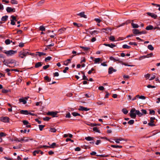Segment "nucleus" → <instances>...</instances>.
Segmentation results:
<instances>
[{
    "label": "nucleus",
    "instance_id": "1",
    "mask_svg": "<svg viewBox=\"0 0 160 160\" xmlns=\"http://www.w3.org/2000/svg\"><path fill=\"white\" fill-rule=\"evenodd\" d=\"M141 111L142 112H140L138 110H136L135 108H133L130 111V116L131 118L134 119L136 118L137 115L140 117L147 114V112L146 110L142 109Z\"/></svg>",
    "mask_w": 160,
    "mask_h": 160
},
{
    "label": "nucleus",
    "instance_id": "2",
    "mask_svg": "<svg viewBox=\"0 0 160 160\" xmlns=\"http://www.w3.org/2000/svg\"><path fill=\"white\" fill-rule=\"evenodd\" d=\"M17 52V51H16L13 50L4 51H3V52L8 57L12 56L16 53Z\"/></svg>",
    "mask_w": 160,
    "mask_h": 160
},
{
    "label": "nucleus",
    "instance_id": "3",
    "mask_svg": "<svg viewBox=\"0 0 160 160\" xmlns=\"http://www.w3.org/2000/svg\"><path fill=\"white\" fill-rule=\"evenodd\" d=\"M4 64L9 67H12L8 65L9 64L13 63H15V60L13 59H10L7 60H4L3 61Z\"/></svg>",
    "mask_w": 160,
    "mask_h": 160
},
{
    "label": "nucleus",
    "instance_id": "4",
    "mask_svg": "<svg viewBox=\"0 0 160 160\" xmlns=\"http://www.w3.org/2000/svg\"><path fill=\"white\" fill-rule=\"evenodd\" d=\"M29 53L26 51H23L20 52H19V56L21 58H23L24 57L27 56L28 54H29Z\"/></svg>",
    "mask_w": 160,
    "mask_h": 160
},
{
    "label": "nucleus",
    "instance_id": "5",
    "mask_svg": "<svg viewBox=\"0 0 160 160\" xmlns=\"http://www.w3.org/2000/svg\"><path fill=\"white\" fill-rule=\"evenodd\" d=\"M155 119L154 117H151L150 118V122L148 123V125L151 127L155 126V124L153 123Z\"/></svg>",
    "mask_w": 160,
    "mask_h": 160
},
{
    "label": "nucleus",
    "instance_id": "6",
    "mask_svg": "<svg viewBox=\"0 0 160 160\" xmlns=\"http://www.w3.org/2000/svg\"><path fill=\"white\" fill-rule=\"evenodd\" d=\"M10 118L7 117H2L1 118L0 120L5 123L9 122Z\"/></svg>",
    "mask_w": 160,
    "mask_h": 160
},
{
    "label": "nucleus",
    "instance_id": "7",
    "mask_svg": "<svg viewBox=\"0 0 160 160\" xmlns=\"http://www.w3.org/2000/svg\"><path fill=\"white\" fill-rule=\"evenodd\" d=\"M58 112H48L47 113V115L52 116L53 117H57L56 115L57 114Z\"/></svg>",
    "mask_w": 160,
    "mask_h": 160
},
{
    "label": "nucleus",
    "instance_id": "8",
    "mask_svg": "<svg viewBox=\"0 0 160 160\" xmlns=\"http://www.w3.org/2000/svg\"><path fill=\"white\" fill-rule=\"evenodd\" d=\"M146 14L149 16H151V17L153 18L154 19H156L157 17V15L153 13L148 12L146 13Z\"/></svg>",
    "mask_w": 160,
    "mask_h": 160
},
{
    "label": "nucleus",
    "instance_id": "9",
    "mask_svg": "<svg viewBox=\"0 0 160 160\" xmlns=\"http://www.w3.org/2000/svg\"><path fill=\"white\" fill-rule=\"evenodd\" d=\"M117 70L114 69L112 67H110L108 68V72L109 74H111L113 72H116Z\"/></svg>",
    "mask_w": 160,
    "mask_h": 160
},
{
    "label": "nucleus",
    "instance_id": "10",
    "mask_svg": "<svg viewBox=\"0 0 160 160\" xmlns=\"http://www.w3.org/2000/svg\"><path fill=\"white\" fill-rule=\"evenodd\" d=\"M89 110V109L87 108L84 107L82 106H80L79 110L82 111H88Z\"/></svg>",
    "mask_w": 160,
    "mask_h": 160
},
{
    "label": "nucleus",
    "instance_id": "11",
    "mask_svg": "<svg viewBox=\"0 0 160 160\" xmlns=\"http://www.w3.org/2000/svg\"><path fill=\"white\" fill-rule=\"evenodd\" d=\"M103 45L109 47L111 48H113L116 46L115 45L112 43H111V44L104 43Z\"/></svg>",
    "mask_w": 160,
    "mask_h": 160
},
{
    "label": "nucleus",
    "instance_id": "12",
    "mask_svg": "<svg viewBox=\"0 0 160 160\" xmlns=\"http://www.w3.org/2000/svg\"><path fill=\"white\" fill-rule=\"evenodd\" d=\"M110 59L111 60L113 61L114 62H116V61H118L119 62H121V61L119 58H115L112 56L110 57Z\"/></svg>",
    "mask_w": 160,
    "mask_h": 160
},
{
    "label": "nucleus",
    "instance_id": "13",
    "mask_svg": "<svg viewBox=\"0 0 160 160\" xmlns=\"http://www.w3.org/2000/svg\"><path fill=\"white\" fill-rule=\"evenodd\" d=\"M20 113L21 114L24 115H28L29 114V112L27 110H21L20 111Z\"/></svg>",
    "mask_w": 160,
    "mask_h": 160
},
{
    "label": "nucleus",
    "instance_id": "14",
    "mask_svg": "<svg viewBox=\"0 0 160 160\" xmlns=\"http://www.w3.org/2000/svg\"><path fill=\"white\" fill-rule=\"evenodd\" d=\"M78 15L80 16V17L82 18H86V15L84 14V12H82L79 13L78 14Z\"/></svg>",
    "mask_w": 160,
    "mask_h": 160
},
{
    "label": "nucleus",
    "instance_id": "15",
    "mask_svg": "<svg viewBox=\"0 0 160 160\" xmlns=\"http://www.w3.org/2000/svg\"><path fill=\"white\" fill-rule=\"evenodd\" d=\"M89 32L91 35H93L98 34L99 33V31L97 30H94L93 31H90Z\"/></svg>",
    "mask_w": 160,
    "mask_h": 160
},
{
    "label": "nucleus",
    "instance_id": "16",
    "mask_svg": "<svg viewBox=\"0 0 160 160\" xmlns=\"http://www.w3.org/2000/svg\"><path fill=\"white\" fill-rule=\"evenodd\" d=\"M42 62H38L36 63L35 65V67L36 68H38L42 65Z\"/></svg>",
    "mask_w": 160,
    "mask_h": 160
},
{
    "label": "nucleus",
    "instance_id": "17",
    "mask_svg": "<svg viewBox=\"0 0 160 160\" xmlns=\"http://www.w3.org/2000/svg\"><path fill=\"white\" fill-rule=\"evenodd\" d=\"M134 34H140V32L139 31V30L134 29L132 30Z\"/></svg>",
    "mask_w": 160,
    "mask_h": 160
},
{
    "label": "nucleus",
    "instance_id": "18",
    "mask_svg": "<svg viewBox=\"0 0 160 160\" xmlns=\"http://www.w3.org/2000/svg\"><path fill=\"white\" fill-rule=\"evenodd\" d=\"M124 139L122 138H120L118 139H114V140L115 141V142H116L117 143H120V141L124 140Z\"/></svg>",
    "mask_w": 160,
    "mask_h": 160
},
{
    "label": "nucleus",
    "instance_id": "19",
    "mask_svg": "<svg viewBox=\"0 0 160 160\" xmlns=\"http://www.w3.org/2000/svg\"><path fill=\"white\" fill-rule=\"evenodd\" d=\"M71 60V59H69L65 61L64 62V64L66 66L68 65V63H69L70 62Z\"/></svg>",
    "mask_w": 160,
    "mask_h": 160
},
{
    "label": "nucleus",
    "instance_id": "20",
    "mask_svg": "<svg viewBox=\"0 0 160 160\" xmlns=\"http://www.w3.org/2000/svg\"><path fill=\"white\" fill-rule=\"evenodd\" d=\"M14 9L9 7H8L6 8L7 12H14Z\"/></svg>",
    "mask_w": 160,
    "mask_h": 160
},
{
    "label": "nucleus",
    "instance_id": "21",
    "mask_svg": "<svg viewBox=\"0 0 160 160\" xmlns=\"http://www.w3.org/2000/svg\"><path fill=\"white\" fill-rule=\"evenodd\" d=\"M94 138L93 137H90V136H88V137H86L85 138V139L88 141H90L92 140H93Z\"/></svg>",
    "mask_w": 160,
    "mask_h": 160
},
{
    "label": "nucleus",
    "instance_id": "22",
    "mask_svg": "<svg viewBox=\"0 0 160 160\" xmlns=\"http://www.w3.org/2000/svg\"><path fill=\"white\" fill-rule=\"evenodd\" d=\"M102 31L103 32H105L107 33H109V31H111V29L109 28H103L102 29Z\"/></svg>",
    "mask_w": 160,
    "mask_h": 160
},
{
    "label": "nucleus",
    "instance_id": "23",
    "mask_svg": "<svg viewBox=\"0 0 160 160\" xmlns=\"http://www.w3.org/2000/svg\"><path fill=\"white\" fill-rule=\"evenodd\" d=\"M153 29V27L152 25H148L146 27V29L147 30H151Z\"/></svg>",
    "mask_w": 160,
    "mask_h": 160
},
{
    "label": "nucleus",
    "instance_id": "24",
    "mask_svg": "<svg viewBox=\"0 0 160 160\" xmlns=\"http://www.w3.org/2000/svg\"><path fill=\"white\" fill-rule=\"evenodd\" d=\"M92 130L94 131H95L96 132H98L99 133H100V131L99 130L98 128L97 127H93V128Z\"/></svg>",
    "mask_w": 160,
    "mask_h": 160
},
{
    "label": "nucleus",
    "instance_id": "25",
    "mask_svg": "<svg viewBox=\"0 0 160 160\" xmlns=\"http://www.w3.org/2000/svg\"><path fill=\"white\" fill-rule=\"evenodd\" d=\"M66 28H62L61 29H59L58 30V32H59L60 34L62 33H63L64 31L66 30Z\"/></svg>",
    "mask_w": 160,
    "mask_h": 160
},
{
    "label": "nucleus",
    "instance_id": "26",
    "mask_svg": "<svg viewBox=\"0 0 160 160\" xmlns=\"http://www.w3.org/2000/svg\"><path fill=\"white\" fill-rule=\"evenodd\" d=\"M80 48L83 49V50L85 51H87L88 50L90 49V48L89 47L80 46Z\"/></svg>",
    "mask_w": 160,
    "mask_h": 160
},
{
    "label": "nucleus",
    "instance_id": "27",
    "mask_svg": "<svg viewBox=\"0 0 160 160\" xmlns=\"http://www.w3.org/2000/svg\"><path fill=\"white\" fill-rule=\"evenodd\" d=\"M8 16L7 15H6L5 16H3L1 18V20L3 21H6L8 18Z\"/></svg>",
    "mask_w": 160,
    "mask_h": 160
},
{
    "label": "nucleus",
    "instance_id": "28",
    "mask_svg": "<svg viewBox=\"0 0 160 160\" xmlns=\"http://www.w3.org/2000/svg\"><path fill=\"white\" fill-rule=\"evenodd\" d=\"M12 41L10 40L9 39H7L5 41V42L6 45H8L11 42H12Z\"/></svg>",
    "mask_w": 160,
    "mask_h": 160
},
{
    "label": "nucleus",
    "instance_id": "29",
    "mask_svg": "<svg viewBox=\"0 0 160 160\" xmlns=\"http://www.w3.org/2000/svg\"><path fill=\"white\" fill-rule=\"evenodd\" d=\"M19 101L20 102H22L24 104H26L27 103L26 101L23 98H20L19 99Z\"/></svg>",
    "mask_w": 160,
    "mask_h": 160
},
{
    "label": "nucleus",
    "instance_id": "30",
    "mask_svg": "<svg viewBox=\"0 0 160 160\" xmlns=\"http://www.w3.org/2000/svg\"><path fill=\"white\" fill-rule=\"evenodd\" d=\"M132 26L133 28H137L139 27V26L138 25V24H135L134 23H131Z\"/></svg>",
    "mask_w": 160,
    "mask_h": 160
},
{
    "label": "nucleus",
    "instance_id": "31",
    "mask_svg": "<svg viewBox=\"0 0 160 160\" xmlns=\"http://www.w3.org/2000/svg\"><path fill=\"white\" fill-rule=\"evenodd\" d=\"M148 48L150 50H151V51H152L154 50V48L152 46V45H149L148 46Z\"/></svg>",
    "mask_w": 160,
    "mask_h": 160
},
{
    "label": "nucleus",
    "instance_id": "32",
    "mask_svg": "<svg viewBox=\"0 0 160 160\" xmlns=\"http://www.w3.org/2000/svg\"><path fill=\"white\" fill-rule=\"evenodd\" d=\"M136 97H137V98H138L139 99H145L146 98L145 96H140L138 95H137Z\"/></svg>",
    "mask_w": 160,
    "mask_h": 160
},
{
    "label": "nucleus",
    "instance_id": "33",
    "mask_svg": "<svg viewBox=\"0 0 160 160\" xmlns=\"http://www.w3.org/2000/svg\"><path fill=\"white\" fill-rule=\"evenodd\" d=\"M37 53L38 54V55L39 57H41L42 56L45 55H46V53L43 52H37Z\"/></svg>",
    "mask_w": 160,
    "mask_h": 160
},
{
    "label": "nucleus",
    "instance_id": "34",
    "mask_svg": "<svg viewBox=\"0 0 160 160\" xmlns=\"http://www.w3.org/2000/svg\"><path fill=\"white\" fill-rule=\"evenodd\" d=\"M72 114L73 115V116L76 117L77 116H81V115L80 114L76 112H74L72 113Z\"/></svg>",
    "mask_w": 160,
    "mask_h": 160
},
{
    "label": "nucleus",
    "instance_id": "35",
    "mask_svg": "<svg viewBox=\"0 0 160 160\" xmlns=\"http://www.w3.org/2000/svg\"><path fill=\"white\" fill-rule=\"evenodd\" d=\"M101 59L100 58H95L94 60V63H98L101 61Z\"/></svg>",
    "mask_w": 160,
    "mask_h": 160
},
{
    "label": "nucleus",
    "instance_id": "36",
    "mask_svg": "<svg viewBox=\"0 0 160 160\" xmlns=\"http://www.w3.org/2000/svg\"><path fill=\"white\" fill-rule=\"evenodd\" d=\"M111 147H112L113 148H121L122 147V146H121L115 145H111Z\"/></svg>",
    "mask_w": 160,
    "mask_h": 160
},
{
    "label": "nucleus",
    "instance_id": "37",
    "mask_svg": "<svg viewBox=\"0 0 160 160\" xmlns=\"http://www.w3.org/2000/svg\"><path fill=\"white\" fill-rule=\"evenodd\" d=\"M24 141L25 142H27L29 141V140H32V139H30L29 138H27L26 137H24Z\"/></svg>",
    "mask_w": 160,
    "mask_h": 160
},
{
    "label": "nucleus",
    "instance_id": "38",
    "mask_svg": "<svg viewBox=\"0 0 160 160\" xmlns=\"http://www.w3.org/2000/svg\"><path fill=\"white\" fill-rule=\"evenodd\" d=\"M40 151H41V150H37L34 151L33 152V155L34 156L36 155V154L39 153Z\"/></svg>",
    "mask_w": 160,
    "mask_h": 160
},
{
    "label": "nucleus",
    "instance_id": "39",
    "mask_svg": "<svg viewBox=\"0 0 160 160\" xmlns=\"http://www.w3.org/2000/svg\"><path fill=\"white\" fill-rule=\"evenodd\" d=\"M122 48H123L129 49L131 48V47L127 44H124L122 46Z\"/></svg>",
    "mask_w": 160,
    "mask_h": 160
},
{
    "label": "nucleus",
    "instance_id": "40",
    "mask_svg": "<svg viewBox=\"0 0 160 160\" xmlns=\"http://www.w3.org/2000/svg\"><path fill=\"white\" fill-rule=\"evenodd\" d=\"M122 112L125 114L128 113V111L126 108H123L122 110Z\"/></svg>",
    "mask_w": 160,
    "mask_h": 160
},
{
    "label": "nucleus",
    "instance_id": "41",
    "mask_svg": "<svg viewBox=\"0 0 160 160\" xmlns=\"http://www.w3.org/2000/svg\"><path fill=\"white\" fill-rule=\"evenodd\" d=\"M97 156H100L101 157L104 158V157H109V155H97Z\"/></svg>",
    "mask_w": 160,
    "mask_h": 160
},
{
    "label": "nucleus",
    "instance_id": "42",
    "mask_svg": "<svg viewBox=\"0 0 160 160\" xmlns=\"http://www.w3.org/2000/svg\"><path fill=\"white\" fill-rule=\"evenodd\" d=\"M44 79L45 80L49 82L51 81V78H50L48 76H46L44 77Z\"/></svg>",
    "mask_w": 160,
    "mask_h": 160
},
{
    "label": "nucleus",
    "instance_id": "43",
    "mask_svg": "<svg viewBox=\"0 0 160 160\" xmlns=\"http://www.w3.org/2000/svg\"><path fill=\"white\" fill-rule=\"evenodd\" d=\"M39 30L41 31H45V27L43 26H41L39 27Z\"/></svg>",
    "mask_w": 160,
    "mask_h": 160
},
{
    "label": "nucleus",
    "instance_id": "44",
    "mask_svg": "<svg viewBox=\"0 0 160 160\" xmlns=\"http://www.w3.org/2000/svg\"><path fill=\"white\" fill-rule=\"evenodd\" d=\"M109 40L112 41H115V38L113 36H111L109 37Z\"/></svg>",
    "mask_w": 160,
    "mask_h": 160
},
{
    "label": "nucleus",
    "instance_id": "45",
    "mask_svg": "<svg viewBox=\"0 0 160 160\" xmlns=\"http://www.w3.org/2000/svg\"><path fill=\"white\" fill-rule=\"evenodd\" d=\"M52 58V57L50 56H48L47 58H46L45 59V61L46 62H47L48 61L50 60Z\"/></svg>",
    "mask_w": 160,
    "mask_h": 160
},
{
    "label": "nucleus",
    "instance_id": "46",
    "mask_svg": "<svg viewBox=\"0 0 160 160\" xmlns=\"http://www.w3.org/2000/svg\"><path fill=\"white\" fill-rule=\"evenodd\" d=\"M39 128L40 131H42L43 129V128L45 127V125H39Z\"/></svg>",
    "mask_w": 160,
    "mask_h": 160
},
{
    "label": "nucleus",
    "instance_id": "47",
    "mask_svg": "<svg viewBox=\"0 0 160 160\" xmlns=\"http://www.w3.org/2000/svg\"><path fill=\"white\" fill-rule=\"evenodd\" d=\"M73 24L74 26H76L78 27H80L82 26L81 24L80 23L78 24L76 22H73Z\"/></svg>",
    "mask_w": 160,
    "mask_h": 160
},
{
    "label": "nucleus",
    "instance_id": "48",
    "mask_svg": "<svg viewBox=\"0 0 160 160\" xmlns=\"http://www.w3.org/2000/svg\"><path fill=\"white\" fill-rule=\"evenodd\" d=\"M134 120H131L129 121L128 122V123L130 125H132L134 123Z\"/></svg>",
    "mask_w": 160,
    "mask_h": 160
},
{
    "label": "nucleus",
    "instance_id": "49",
    "mask_svg": "<svg viewBox=\"0 0 160 160\" xmlns=\"http://www.w3.org/2000/svg\"><path fill=\"white\" fill-rule=\"evenodd\" d=\"M49 131L51 132H55L56 131V129L55 128H51Z\"/></svg>",
    "mask_w": 160,
    "mask_h": 160
},
{
    "label": "nucleus",
    "instance_id": "50",
    "mask_svg": "<svg viewBox=\"0 0 160 160\" xmlns=\"http://www.w3.org/2000/svg\"><path fill=\"white\" fill-rule=\"evenodd\" d=\"M129 44L131 45H134V46H137V43L135 42H129Z\"/></svg>",
    "mask_w": 160,
    "mask_h": 160
},
{
    "label": "nucleus",
    "instance_id": "51",
    "mask_svg": "<svg viewBox=\"0 0 160 160\" xmlns=\"http://www.w3.org/2000/svg\"><path fill=\"white\" fill-rule=\"evenodd\" d=\"M11 2L12 4H17L18 3V2L15 0H11Z\"/></svg>",
    "mask_w": 160,
    "mask_h": 160
},
{
    "label": "nucleus",
    "instance_id": "52",
    "mask_svg": "<svg viewBox=\"0 0 160 160\" xmlns=\"http://www.w3.org/2000/svg\"><path fill=\"white\" fill-rule=\"evenodd\" d=\"M150 76V74L148 73L146 75H144L145 78H146L147 79H148L149 78Z\"/></svg>",
    "mask_w": 160,
    "mask_h": 160
},
{
    "label": "nucleus",
    "instance_id": "53",
    "mask_svg": "<svg viewBox=\"0 0 160 160\" xmlns=\"http://www.w3.org/2000/svg\"><path fill=\"white\" fill-rule=\"evenodd\" d=\"M6 134L3 132H1L0 133V137H2L3 136H6Z\"/></svg>",
    "mask_w": 160,
    "mask_h": 160
},
{
    "label": "nucleus",
    "instance_id": "54",
    "mask_svg": "<svg viewBox=\"0 0 160 160\" xmlns=\"http://www.w3.org/2000/svg\"><path fill=\"white\" fill-rule=\"evenodd\" d=\"M50 118H49V117H46L45 118H43V119L44 121H48L50 119Z\"/></svg>",
    "mask_w": 160,
    "mask_h": 160
},
{
    "label": "nucleus",
    "instance_id": "55",
    "mask_svg": "<svg viewBox=\"0 0 160 160\" xmlns=\"http://www.w3.org/2000/svg\"><path fill=\"white\" fill-rule=\"evenodd\" d=\"M153 54L152 53H151L149 54H148L147 55V58L151 57L153 56Z\"/></svg>",
    "mask_w": 160,
    "mask_h": 160
},
{
    "label": "nucleus",
    "instance_id": "56",
    "mask_svg": "<svg viewBox=\"0 0 160 160\" xmlns=\"http://www.w3.org/2000/svg\"><path fill=\"white\" fill-rule=\"evenodd\" d=\"M50 66L49 65H46L45 66H44L43 67V68L44 70H46Z\"/></svg>",
    "mask_w": 160,
    "mask_h": 160
},
{
    "label": "nucleus",
    "instance_id": "57",
    "mask_svg": "<svg viewBox=\"0 0 160 160\" xmlns=\"http://www.w3.org/2000/svg\"><path fill=\"white\" fill-rule=\"evenodd\" d=\"M155 111L153 110H150V112H149V114H153V115H154L155 114Z\"/></svg>",
    "mask_w": 160,
    "mask_h": 160
},
{
    "label": "nucleus",
    "instance_id": "58",
    "mask_svg": "<svg viewBox=\"0 0 160 160\" xmlns=\"http://www.w3.org/2000/svg\"><path fill=\"white\" fill-rule=\"evenodd\" d=\"M56 145V144L55 143V142H53L52 143V144L51 145V146H50V148H54V146H55Z\"/></svg>",
    "mask_w": 160,
    "mask_h": 160
},
{
    "label": "nucleus",
    "instance_id": "59",
    "mask_svg": "<svg viewBox=\"0 0 160 160\" xmlns=\"http://www.w3.org/2000/svg\"><path fill=\"white\" fill-rule=\"evenodd\" d=\"M8 92V90H6L5 89H3L2 90V92L3 93H7Z\"/></svg>",
    "mask_w": 160,
    "mask_h": 160
},
{
    "label": "nucleus",
    "instance_id": "60",
    "mask_svg": "<svg viewBox=\"0 0 160 160\" xmlns=\"http://www.w3.org/2000/svg\"><path fill=\"white\" fill-rule=\"evenodd\" d=\"M23 123L24 125H26L27 124L29 123L26 120H23Z\"/></svg>",
    "mask_w": 160,
    "mask_h": 160
},
{
    "label": "nucleus",
    "instance_id": "61",
    "mask_svg": "<svg viewBox=\"0 0 160 160\" xmlns=\"http://www.w3.org/2000/svg\"><path fill=\"white\" fill-rule=\"evenodd\" d=\"M18 46L20 47H23L24 46V43L22 42H20L19 43Z\"/></svg>",
    "mask_w": 160,
    "mask_h": 160
},
{
    "label": "nucleus",
    "instance_id": "62",
    "mask_svg": "<svg viewBox=\"0 0 160 160\" xmlns=\"http://www.w3.org/2000/svg\"><path fill=\"white\" fill-rule=\"evenodd\" d=\"M69 69V68L68 67H66L65 68V69L63 70V72L65 73L67 72V71Z\"/></svg>",
    "mask_w": 160,
    "mask_h": 160
},
{
    "label": "nucleus",
    "instance_id": "63",
    "mask_svg": "<svg viewBox=\"0 0 160 160\" xmlns=\"http://www.w3.org/2000/svg\"><path fill=\"white\" fill-rule=\"evenodd\" d=\"M95 20L98 23H100L101 21V20H100V19L99 18H96L95 19Z\"/></svg>",
    "mask_w": 160,
    "mask_h": 160
},
{
    "label": "nucleus",
    "instance_id": "64",
    "mask_svg": "<svg viewBox=\"0 0 160 160\" xmlns=\"http://www.w3.org/2000/svg\"><path fill=\"white\" fill-rule=\"evenodd\" d=\"M14 140L15 141H16L17 142H20V138H15L14 139Z\"/></svg>",
    "mask_w": 160,
    "mask_h": 160
}]
</instances>
